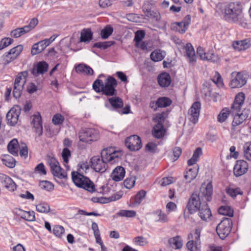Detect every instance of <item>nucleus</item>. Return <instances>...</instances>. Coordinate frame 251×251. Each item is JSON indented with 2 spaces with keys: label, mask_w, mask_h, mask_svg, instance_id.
Masks as SVG:
<instances>
[{
  "label": "nucleus",
  "mask_w": 251,
  "mask_h": 251,
  "mask_svg": "<svg viewBox=\"0 0 251 251\" xmlns=\"http://www.w3.org/2000/svg\"><path fill=\"white\" fill-rule=\"evenodd\" d=\"M236 22L242 27H246L247 26L246 20L242 14V6L238 2L236 3Z\"/></svg>",
  "instance_id": "23"
},
{
  "label": "nucleus",
  "mask_w": 251,
  "mask_h": 251,
  "mask_svg": "<svg viewBox=\"0 0 251 251\" xmlns=\"http://www.w3.org/2000/svg\"><path fill=\"white\" fill-rule=\"evenodd\" d=\"M21 217L22 218L30 222L35 220V213L34 211H21Z\"/></svg>",
  "instance_id": "43"
},
{
  "label": "nucleus",
  "mask_w": 251,
  "mask_h": 251,
  "mask_svg": "<svg viewBox=\"0 0 251 251\" xmlns=\"http://www.w3.org/2000/svg\"><path fill=\"white\" fill-rule=\"evenodd\" d=\"M91 162L92 166L96 172H104L107 167V163L99 156H93Z\"/></svg>",
  "instance_id": "15"
},
{
  "label": "nucleus",
  "mask_w": 251,
  "mask_h": 251,
  "mask_svg": "<svg viewBox=\"0 0 251 251\" xmlns=\"http://www.w3.org/2000/svg\"><path fill=\"white\" fill-rule=\"evenodd\" d=\"M248 169V165L246 161L240 160L236 161V177L245 174Z\"/></svg>",
  "instance_id": "25"
},
{
  "label": "nucleus",
  "mask_w": 251,
  "mask_h": 251,
  "mask_svg": "<svg viewBox=\"0 0 251 251\" xmlns=\"http://www.w3.org/2000/svg\"><path fill=\"white\" fill-rule=\"evenodd\" d=\"M125 175V171L122 166L117 167L112 173V178L115 181H119L123 179Z\"/></svg>",
  "instance_id": "28"
},
{
  "label": "nucleus",
  "mask_w": 251,
  "mask_h": 251,
  "mask_svg": "<svg viewBox=\"0 0 251 251\" xmlns=\"http://www.w3.org/2000/svg\"><path fill=\"white\" fill-rule=\"evenodd\" d=\"M186 55L188 58V61L190 63L196 61V56L194 49L191 43H187L185 46Z\"/></svg>",
  "instance_id": "27"
},
{
  "label": "nucleus",
  "mask_w": 251,
  "mask_h": 251,
  "mask_svg": "<svg viewBox=\"0 0 251 251\" xmlns=\"http://www.w3.org/2000/svg\"><path fill=\"white\" fill-rule=\"evenodd\" d=\"M201 232V229L197 228L195 229L194 233H190L189 234L188 239L189 241L186 244V247L189 251H196L200 249Z\"/></svg>",
  "instance_id": "5"
},
{
  "label": "nucleus",
  "mask_w": 251,
  "mask_h": 251,
  "mask_svg": "<svg viewBox=\"0 0 251 251\" xmlns=\"http://www.w3.org/2000/svg\"><path fill=\"white\" fill-rule=\"evenodd\" d=\"M145 36V32L144 30H138L135 32L134 41L135 43L141 41Z\"/></svg>",
  "instance_id": "61"
},
{
  "label": "nucleus",
  "mask_w": 251,
  "mask_h": 251,
  "mask_svg": "<svg viewBox=\"0 0 251 251\" xmlns=\"http://www.w3.org/2000/svg\"><path fill=\"white\" fill-rule=\"evenodd\" d=\"M224 17L229 22H234L235 18V4L233 2L228 3L225 7Z\"/></svg>",
  "instance_id": "17"
},
{
  "label": "nucleus",
  "mask_w": 251,
  "mask_h": 251,
  "mask_svg": "<svg viewBox=\"0 0 251 251\" xmlns=\"http://www.w3.org/2000/svg\"><path fill=\"white\" fill-rule=\"evenodd\" d=\"M158 83L162 87H168L171 82V79L170 75L167 73L160 74L157 78Z\"/></svg>",
  "instance_id": "24"
},
{
  "label": "nucleus",
  "mask_w": 251,
  "mask_h": 251,
  "mask_svg": "<svg viewBox=\"0 0 251 251\" xmlns=\"http://www.w3.org/2000/svg\"><path fill=\"white\" fill-rule=\"evenodd\" d=\"M8 151L14 156H17L18 154V145L17 139H13L8 144L7 146Z\"/></svg>",
  "instance_id": "35"
},
{
  "label": "nucleus",
  "mask_w": 251,
  "mask_h": 251,
  "mask_svg": "<svg viewBox=\"0 0 251 251\" xmlns=\"http://www.w3.org/2000/svg\"><path fill=\"white\" fill-rule=\"evenodd\" d=\"M52 232L53 234L59 238H61L64 234V228L60 225H55L53 227Z\"/></svg>",
  "instance_id": "51"
},
{
  "label": "nucleus",
  "mask_w": 251,
  "mask_h": 251,
  "mask_svg": "<svg viewBox=\"0 0 251 251\" xmlns=\"http://www.w3.org/2000/svg\"><path fill=\"white\" fill-rule=\"evenodd\" d=\"M201 107V104L200 102L196 101L193 103L188 110V118L193 124H196L198 121Z\"/></svg>",
  "instance_id": "14"
},
{
  "label": "nucleus",
  "mask_w": 251,
  "mask_h": 251,
  "mask_svg": "<svg viewBox=\"0 0 251 251\" xmlns=\"http://www.w3.org/2000/svg\"><path fill=\"white\" fill-rule=\"evenodd\" d=\"M20 155L21 156H24L25 158L27 157L28 150L27 147L25 144L22 143L20 147Z\"/></svg>",
  "instance_id": "63"
},
{
  "label": "nucleus",
  "mask_w": 251,
  "mask_h": 251,
  "mask_svg": "<svg viewBox=\"0 0 251 251\" xmlns=\"http://www.w3.org/2000/svg\"><path fill=\"white\" fill-rule=\"evenodd\" d=\"M89 169V166L87 162H82L78 165V168L77 171L76 172L77 173L80 174H84L86 173L87 170Z\"/></svg>",
  "instance_id": "57"
},
{
  "label": "nucleus",
  "mask_w": 251,
  "mask_h": 251,
  "mask_svg": "<svg viewBox=\"0 0 251 251\" xmlns=\"http://www.w3.org/2000/svg\"><path fill=\"white\" fill-rule=\"evenodd\" d=\"M168 112L167 111L158 113L156 115V119L157 121V124L163 125V123L166 118L168 117Z\"/></svg>",
  "instance_id": "58"
},
{
  "label": "nucleus",
  "mask_w": 251,
  "mask_h": 251,
  "mask_svg": "<svg viewBox=\"0 0 251 251\" xmlns=\"http://www.w3.org/2000/svg\"><path fill=\"white\" fill-rule=\"evenodd\" d=\"M64 118L59 114H56L52 118V122L55 125H61L63 123Z\"/></svg>",
  "instance_id": "59"
},
{
  "label": "nucleus",
  "mask_w": 251,
  "mask_h": 251,
  "mask_svg": "<svg viewBox=\"0 0 251 251\" xmlns=\"http://www.w3.org/2000/svg\"><path fill=\"white\" fill-rule=\"evenodd\" d=\"M243 150L246 158L251 160V142L246 143L244 146Z\"/></svg>",
  "instance_id": "53"
},
{
  "label": "nucleus",
  "mask_w": 251,
  "mask_h": 251,
  "mask_svg": "<svg viewBox=\"0 0 251 251\" xmlns=\"http://www.w3.org/2000/svg\"><path fill=\"white\" fill-rule=\"evenodd\" d=\"M93 38V33L89 28L84 29L81 32L80 42H89Z\"/></svg>",
  "instance_id": "33"
},
{
  "label": "nucleus",
  "mask_w": 251,
  "mask_h": 251,
  "mask_svg": "<svg viewBox=\"0 0 251 251\" xmlns=\"http://www.w3.org/2000/svg\"><path fill=\"white\" fill-rule=\"evenodd\" d=\"M31 125L38 136H41L43 134V126L42 117L39 112H37L31 117Z\"/></svg>",
  "instance_id": "16"
},
{
  "label": "nucleus",
  "mask_w": 251,
  "mask_h": 251,
  "mask_svg": "<svg viewBox=\"0 0 251 251\" xmlns=\"http://www.w3.org/2000/svg\"><path fill=\"white\" fill-rule=\"evenodd\" d=\"M212 80L219 87H222L224 85L222 77L218 72H215V75L212 78Z\"/></svg>",
  "instance_id": "55"
},
{
  "label": "nucleus",
  "mask_w": 251,
  "mask_h": 251,
  "mask_svg": "<svg viewBox=\"0 0 251 251\" xmlns=\"http://www.w3.org/2000/svg\"><path fill=\"white\" fill-rule=\"evenodd\" d=\"M23 50V46L22 45H19L5 52L2 56L3 64L5 65H8L16 59Z\"/></svg>",
  "instance_id": "7"
},
{
  "label": "nucleus",
  "mask_w": 251,
  "mask_h": 251,
  "mask_svg": "<svg viewBox=\"0 0 251 251\" xmlns=\"http://www.w3.org/2000/svg\"><path fill=\"white\" fill-rule=\"evenodd\" d=\"M1 160L3 164L9 168H13L15 166V159L9 155H4Z\"/></svg>",
  "instance_id": "40"
},
{
  "label": "nucleus",
  "mask_w": 251,
  "mask_h": 251,
  "mask_svg": "<svg viewBox=\"0 0 251 251\" xmlns=\"http://www.w3.org/2000/svg\"><path fill=\"white\" fill-rule=\"evenodd\" d=\"M121 152L120 151H116L114 148L109 147L103 149L101 151L100 157L106 163L113 164L118 161Z\"/></svg>",
  "instance_id": "6"
},
{
  "label": "nucleus",
  "mask_w": 251,
  "mask_h": 251,
  "mask_svg": "<svg viewBox=\"0 0 251 251\" xmlns=\"http://www.w3.org/2000/svg\"><path fill=\"white\" fill-rule=\"evenodd\" d=\"M27 76L28 72L26 71L19 73L16 76L13 91V97L16 99L19 98L21 97Z\"/></svg>",
  "instance_id": "3"
},
{
  "label": "nucleus",
  "mask_w": 251,
  "mask_h": 251,
  "mask_svg": "<svg viewBox=\"0 0 251 251\" xmlns=\"http://www.w3.org/2000/svg\"><path fill=\"white\" fill-rule=\"evenodd\" d=\"M53 175L59 178H67L66 172L60 166L59 163L54 157H50L48 160Z\"/></svg>",
  "instance_id": "8"
},
{
  "label": "nucleus",
  "mask_w": 251,
  "mask_h": 251,
  "mask_svg": "<svg viewBox=\"0 0 251 251\" xmlns=\"http://www.w3.org/2000/svg\"><path fill=\"white\" fill-rule=\"evenodd\" d=\"M135 183V177L134 176H131L126 178L124 182V186L127 189L132 188Z\"/></svg>",
  "instance_id": "56"
},
{
  "label": "nucleus",
  "mask_w": 251,
  "mask_h": 251,
  "mask_svg": "<svg viewBox=\"0 0 251 251\" xmlns=\"http://www.w3.org/2000/svg\"><path fill=\"white\" fill-rule=\"evenodd\" d=\"M245 99V94L242 92L239 93L236 95V104H238L239 106H241L244 103Z\"/></svg>",
  "instance_id": "64"
},
{
  "label": "nucleus",
  "mask_w": 251,
  "mask_h": 251,
  "mask_svg": "<svg viewBox=\"0 0 251 251\" xmlns=\"http://www.w3.org/2000/svg\"><path fill=\"white\" fill-rule=\"evenodd\" d=\"M117 215L120 217H125L127 218H133L136 215V212L134 210H121L117 213Z\"/></svg>",
  "instance_id": "49"
},
{
  "label": "nucleus",
  "mask_w": 251,
  "mask_h": 251,
  "mask_svg": "<svg viewBox=\"0 0 251 251\" xmlns=\"http://www.w3.org/2000/svg\"><path fill=\"white\" fill-rule=\"evenodd\" d=\"M49 65L45 61H41L38 63L36 68L34 67L31 71V73L35 76H38L39 74H43L47 72L48 70Z\"/></svg>",
  "instance_id": "22"
},
{
  "label": "nucleus",
  "mask_w": 251,
  "mask_h": 251,
  "mask_svg": "<svg viewBox=\"0 0 251 251\" xmlns=\"http://www.w3.org/2000/svg\"><path fill=\"white\" fill-rule=\"evenodd\" d=\"M198 171L199 167L198 166L188 169L184 175L185 179L187 183L191 182L196 177Z\"/></svg>",
  "instance_id": "26"
},
{
  "label": "nucleus",
  "mask_w": 251,
  "mask_h": 251,
  "mask_svg": "<svg viewBox=\"0 0 251 251\" xmlns=\"http://www.w3.org/2000/svg\"><path fill=\"white\" fill-rule=\"evenodd\" d=\"M150 57L152 61L154 62H158L161 61L164 57L162 55L161 50H156L151 53Z\"/></svg>",
  "instance_id": "47"
},
{
  "label": "nucleus",
  "mask_w": 251,
  "mask_h": 251,
  "mask_svg": "<svg viewBox=\"0 0 251 251\" xmlns=\"http://www.w3.org/2000/svg\"><path fill=\"white\" fill-rule=\"evenodd\" d=\"M166 132V130L163 125L157 124L155 125L152 130V135L155 138L160 139L164 137Z\"/></svg>",
  "instance_id": "29"
},
{
  "label": "nucleus",
  "mask_w": 251,
  "mask_h": 251,
  "mask_svg": "<svg viewBox=\"0 0 251 251\" xmlns=\"http://www.w3.org/2000/svg\"><path fill=\"white\" fill-rule=\"evenodd\" d=\"M117 86L116 79L112 76H109L104 82L102 80L96 79L93 82V88L97 93L102 92L105 96H113L117 95Z\"/></svg>",
  "instance_id": "1"
},
{
  "label": "nucleus",
  "mask_w": 251,
  "mask_h": 251,
  "mask_svg": "<svg viewBox=\"0 0 251 251\" xmlns=\"http://www.w3.org/2000/svg\"><path fill=\"white\" fill-rule=\"evenodd\" d=\"M146 195V192L144 190H141L135 195L134 197V203L135 204L139 205L144 199Z\"/></svg>",
  "instance_id": "54"
},
{
  "label": "nucleus",
  "mask_w": 251,
  "mask_h": 251,
  "mask_svg": "<svg viewBox=\"0 0 251 251\" xmlns=\"http://www.w3.org/2000/svg\"><path fill=\"white\" fill-rule=\"evenodd\" d=\"M248 75L245 72H238L236 74V88H241L244 86L247 81Z\"/></svg>",
  "instance_id": "30"
},
{
  "label": "nucleus",
  "mask_w": 251,
  "mask_h": 251,
  "mask_svg": "<svg viewBox=\"0 0 251 251\" xmlns=\"http://www.w3.org/2000/svg\"><path fill=\"white\" fill-rule=\"evenodd\" d=\"M0 180L3 185L10 191H14L16 189V185L13 180L7 175L1 174Z\"/></svg>",
  "instance_id": "21"
},
{
  "label": "nucleus",
  "mask_w": 251,
  "mask_h": 251,
  "mask_svg": "<svg viewBox=\"0 0 251 251\" xmlns=\"http://www.w3.org/2000/svg\"><path fill=\"white\" fill-rule=\"evenodd\" d=\"M251 44L248 39L236 41V50L238 51L245 50L249 49Z\"/></svg>",
  "instance_id": "38"
},
{
  "label": "nucleus",
  "mask_w": 251,
  "mask_h": 251,
  "mask_svg": "<svg viewBox=\"0 0 251 251\" xmlns=\"http://www.w3.org/2000/svg\"><path fill=\"white\" fill-rule=\"evenodd\" d=\"M71 156V153L70 151L67 148H65L63 149L62 152V157L63 160V161L65 163V166L67 168L69 167L68 166V163L69 162V158Z\"/></svg>",
  "instance_id": "50"
},
{
  "label": "nucleus",
  "mask_w": 251,
  "mask_h": 251,
  "mask_svg": "<svg viewBox=\"0 0 251 251\" xmlns=\"http://www.w3.org/2000/svg\"><path fill=\"white\" fill-rule=\"evenodd\" d=\"M115 43V41H109L103 42H97L94 44L93 47L99 49H106Z\"/></svg>",
  "instance_id": "48"
},
{
  "label": "nucleus",
  "mask_w": 251,
  "mask_h": 251,
  "mask_svg": "<svg viewBox=\"0 0 251 251\" xmlns=\"http://www.w3.org/2000/svg\"><path fill=\"white\" fill-rule=\"evenodd\" d=\"M48 46L44 40L40 41L32 46L31 53L32 55H36L43 51Z\"/></svg>",
  "instance_id": "31"
},
{
  "label": "nucleus",
  "mask_w": 251,
  "mask_h": 251,
  "mask_svg": "<svg viewBox=\"0 0 251 251\" xmlns=\"http://www.w3.org/2000/svg\"><path fill=\"white\" fill-rule=\"evenodd\" d=\"M113 31V28L111 25H107L101 30L100 36L103 39H106L110 36Z\"/></svg>",
  "instance_id": "46"
},
{
  "label": "nucleus",
  "mask_w": 251,
  "mask_h": 251,
  "mask_svg": "<svg viewBox=\"0 0 251 251\" xmlns=\"http://www.w3.org/2000/svg\"><path fill=\"white\" fill-rule=\"evenodd\" d=\"M249 111L244 109L241 112L236 109V126L242 124L248 117Z\"/></svg>",
  "instance_id": "32"
},
{
  "label": "nucleus",
  "mask_w": 251,
  "mask_h": 251,
  "mask_svg": "<svg viewBox=\"0 0 251 251\" xmlns=\"http://www.w3.org/2000/svg\"><path fill=\"white\" fill-rule=\"evenodd\" d=\"M230 115H232L233 116V119L232 123V130H233L235 126L234 120L235 119V117L234 116L233 113L231 112V110L228 108H224L221 111L217 116V120L219 122L222 123L226 120Z\"/></svg>",
  "instance_id": "20"
},
{
  "label": "nucleus",
  "mask_w": 251,
  "mask_h": 251,
  "mask_svg": "<svg viewBox=\"0 0 251 251\" xmlns=\"http://www.w3.org/2000/svg\"><path fill=\"white\" fill-rule=\"evenodd\" d=\"M206 202L202 201L197 193H194L191 196L186 208L190 214H192L198 210V209L201 206L202 204Z\"/></svg>",
  "instance_id": "9"
},
{
  "label": "nucleus",
  "mask_w": 251,
  "mask_h": 251,
  "mask_svg": "<svg viewBox=\"0 0 251 251\" xmlns=\"http://www.w3.org/2000/svg\"><path fill=\"white\" fill-rule=\"evenodd\" d=\"M213 194V186L212 182H209L207 184H202L199 193L198 194L202 201L206 202L209 201L212 199Z\"/></svg>",
  "instance_id": "12"
},
{
  "label": "nucleus",
  "mask_w": 251,
  "mask_h": 251,
  "mask_svg": "<svg viewBox=\"0 0 251 251\" xmlns=\"http://www.w3.org/2000/svg\"><path fill=\"white\" fill-rule=\"evenodd\" d=\"M108 101L114 109L121 108L124 106L122 100L118 97L109 98Z\"/></svg>",
  "instance_id": "34"
},
{
  "label": "nucleus",
  "mask_w": 251,
  "mask_h": 251,
  "mask_svg": "<svg viewBox=\"0 0 251 251\" xmlns=\"http://www.w3.org/2000/svg\"><path fill=\"white\" fill-rule=\"evenodd\" d=\"M145 149L147 151L154 153L157 149V144L153 142H149L146 145Z\"/></svg>",
  "instance_id": "60"
},
{
  "label": "nucleus",
  "mask_w": 251,
  "mask_h": 251,
  "mask_svg": "<svg viewBox=\"0 0 251 251\" xmlns=\"http://www.w3.org/2000/svg\"><path fill=\"white\" fill-rule=\"evenodd\" d=\"M172 103L171 100L167 97H160L155 102V105L158 107H166L170 106Z\"/></svg>",
  "instance_id": "36"
},
{
  "label": "nucleus",
  "mask_w": 251,
  "mask_h": 251,
  "mask_svg": "<svg viewBox=\"0 0 251 251\" xmlns=\"http://www.w3.org/2000/svg\"><path fill=\"white\" fill-rule=\"evenodd\" d=\"M232 221L230 218H224L217 226L216 232L222 239L226 238L230 233L232 227Z\"/></svg>",
  "instance_id": "4"
},
{
  "label": "nucleus",
  "mask_w": 251,
  "mask_h": 251,
  "mask_svg": "<svg viewBox=\"0 0 251 251\" xmlns=\"http://www.w3.org/2000/svg\"><path fill=\"white\" fill-rule=\"evenodd\" d=\"M98 137L97 131L93 128H85L82 129L79 133L80 141L90 143L97 140Z\"/></svg>",
  "instance_id": "11"
},
{
  "label": "nucleus",
  "mask_w": 251,
  "mask_h": 251,
  "mask_svg": "<svg viewBox=\"0 0 251 251\" xmlns=\"http://www.w3.org/2000/svg\"><path fill=\"white\" fill-rule=\"evenodd\" d=\"M28 27H25V26L17 28L11 32V36L14 38H18L25 33L28 32Z\"/></svg>",
  "instance_id": "42"
},
{
  "label": "nucleus",
  "mask_w": 251,
  "mask_h": 251,
  "mask_svg": "<svg viewBox=\"0 0 251 251\" xmlns=\"http://www.w3.org/2000/svg\"><path fill=\"white\" fill-rule=\"evenodd\" d=\"M218 212L221 215L233 217L234 210L228 205L221 206L218 209Z\"/></svg>",
  "instance_id": "37"
},
{
  "label": "nucleus",
  "mask_w": 251,
  "mask_h": 251,
  "mask_svg": "<svg viewBox=\"0 0 251 251\" xmlns=\"http://www.w3.org/2000/svg\"><path fill=\"white\" fill-rule=\"evenodd\" d=\"M126 146L132 151H138L142 147L141 138L136 135L127 137L125 140Z\"/></svg>",
  "instance_id": "13"
},
{
  "label": "nucleus",
  "mask_w": 251,
  "mask_h": 251,
  "mask_svg": "<svg viewBox=\"0 0 251 251\" xmlns=\"http://www.w3.org/2000/svg\"><path fill=\"white\" fill-rule=\"evenodd\" d=\"M198 215L201 220L206 221L212 216L211 210L207 202H204L201 206L198 209Z\"/></svg>",
  "instance_id": "19"
},
{
  "label": "nucleus",
  "mask_w": 251,
  "mask_h": 251,
  "mask_svg": "<svg viewBox=\"0 0 251 251\" xmlns=\"http://www.w3.org/2000/svg\"><path fill=\"white\" fill-rule=\"evenodd\" d=\"M158 218L157 221L162 223H167L168 221L167 215L161 210H157L154 212Z\"/></svg>",
  "instance_id": "52"
},
{
  "label": "nucleus",
  "mask_w": 251,
  "mask_h": 251,
  "mask_svg": "<svg viewBox=\"0 0 251 251\" xmlns=\"http://www.w3.org/2000/svg\"><path fill=\"white\" fill-rule=\"evenodd\" d=\"M77 73H83L86 75H92L94 73L93 69L89 66L84 64H79L76 67Z\"/></svg>",
  "instance_id": "41"
},
{
  "label": "nucleus",
  "mask_w": 251,
  "mask_h": 251,
  "mask_svg": "<svg viewBox=\"0 0 251 251\" xmlns=\"http://www.w3.org/2000/svg\"><path fill=\"white\" fill-rule=\"evenodd\" d=\"M169 243L175 249H180L182 246V240L178 236L170 238L169 240Z\"/></svg>",
  "instance_id": "39"
},
{
  "label": "nucleus",
  "mask_w": 251,
  "mask_h": 251,
  "mask_svg": "<svg viewBox=\"0 0 251 251\" xmlns=\"http://www.w3.org/2000/svg\"><path fill=\"white\" fill-rule=\"evenodd\" d=\"M21 109L18 105H15L7 112L6 119L7 124L10 126H15L18 122Z\"/></svg>",
  "instance_id": "10"
},
{
  "label": "nucleus",
  "mask_w": 251,
  "mask_h": 251,
  "mask_svg": "<svg viewBox=\"0 0 251 251\" xmlns=\"http://www.w3.org/2000/svg\"><path fill=\"white\" fill-rule=\"evenodd\" d=\"M191 18L190 15H186L180 22L176 23V28L177 31L180 33H185L191 23Z\"/></svg>",
  "instance_id": "18"
},
{
  "label": "nucleus",
  "mask_w": 251,
  "mask_h": 251,
  "mask_svg": "<svg viewBox=\"0 0 251 251\" xmlns=\"http://www.w3.org/2000/svg\"><path fill=\"white\" fill-rule=\"evenodd\" d=\"M72 180L77 187L83 188L89 192L93 193L96 191L94 183L89 177L75 172H72Z\"/></svg>",
  "instance_id": "2"
},
{
  "label": "nucleus",
  "mask_w": 251,
  "mask_h": 251,
  "mask_svg": "<svg viewBox=\"0 0 251 251\" xmlns=\"http://www.w3.org/2000/svg\"><path fill=\"white\" fill-rule=\"evenodd\" d=\"M202 60L209 61L213 63H219L220 58L217 54L214 53L212 51H208L206 52L204 59Z\"/></svg>",
  "instance_id": "44"
},
{
  "label": "nucleus",
  "mask_w": 251,
  "mask_h": 251,
  "mask_svg": "<svg viewBox=\"0 0 251 251\" xmlns=\"http://www.w3.org/2000/svg\"><path fill=\"white\" fill-rule=\"evenodd\" d=\"M40 187L47 191H50L53 189V185L51 183L48 181H43L40 184Z\"/></svg>",
  "instance_id": "62"
},
{
  "label": "nucleus",
  "mask_w": 251,
  "mask_h": 251,
  "mask_svg": "<svg viewBox=\"0 0 251 251\" xmlns=\"http://www.w3.org/2000/svg\"><path fill=\"white\" fill-rule=\"evenodd\" d=\"M36 210L43 213H48L50 211V206L48 203L46 202H41L36 205Z\"/></svg>",
  "instance_id": "45"
}]
</instances>
